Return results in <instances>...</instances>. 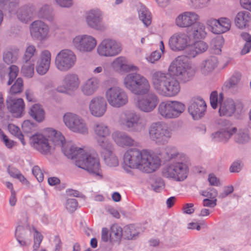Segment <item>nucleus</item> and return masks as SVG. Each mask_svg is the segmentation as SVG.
<instances>
[{"label":"nucleus","mask_w":251,"mask_h":251,"mask_svg":"<svg viewBox=\"0 0 251 251\" xmlns=\"http://www.w3.org/2000/svg\"><path fill=\"white\" fill-rule=\"evenodd\" d=\"M151 80L154 89L162 96L173 97L180 91V86L178 80L167 73L161 71L153 72Z\"/></svg>","instance_id":"obj_1"},{"label":"nucleus","mask_w":251,"mask_h":251,"mask_svg":"<svg viewBox=\"0 0 251 251\" xmlns=\"http://www.w3.org/2000/svg\"><path fill=\"white\" fill-rule=\"evenodd\" d=\"M79 168L87 171L98 179L103 178L99 158L89 147L79 148Z\"/></svg>","instance_id":"obj_2"},{"label":"nucleus","mask_w":251,"mask_h":251,"mask_svg":"<svg viewBox=\"0 0 251 251\" xmlns=\"http://www.w3.org/2000/svg\"><path fill=\"white\" fill-rule=\"evenodd\" d=\"M125 87L135 95H143L147 94L151 86L148 79L137 73H129L124 79Z\"/></svg>","instance_id":"obj_3"},{"label":"nucleus","mask_w":251,"mask_h":251,"mask_svg":"<svg viewBox=\"0 0 251 251\" xmlns=\"http://www.w3.org/2000/svg\"><path fill=\"white\" fill-rule=\"evenodd\" d=\"M122 127L129 131L140 132L147 126V121L133 110H126L121 113L118 121Z\"/></svg>","instance_id":"obj_4"},{"label":"nucleus","mask_w":251,"mask_h":251,"mask_svg":"<svg viewBox=\"0 0 251 251\" xmlns=\"http://www.w3.org/2000/svg\"><path fill=\"white\" fill-rule=\"evenodd\" d=\"M168 71L184 82L192 79L196 73L195 68L186 61L185 57L181 56L178 57L171 63Z\"/></svg>","instance_id":"obj_5"},{"label":"nucleus","mask_w":251,"mask_h":251,"mask_svg":"<svg viewBox=\"0 0 251 251\" xmlns=\"http://www.w3.org/2000/svg\"><path fill=\"white\" fill-rule=\"evenodd\" d=\"M224 95L221 93L218 97V92L213 91L210 96V102L213 109L217 107L218 103L220 104L219 112L221 116H231L235 111L234 101L232 99H228L223 101Z\"/></svg>","instance_id":"obj_6"},{"label":"nucleus","mask_w":251,"mask_h":251,"mask_svg":"<svg viewBox=\"0 0 251 251\" xmlns=\"http://www.w3.org/2000/svg\"><path fill=\"white\" fill-rule=\"evenodd\" d=\"M185 109V105L178 101L161 102L158 107V112L163 118L166 119L178 117Z\"/></svg>","instance_id":"obj_7"},{"label":"nucleus","mask_w":251,"mask_h":251,"mask_svg":"<svg viewBox=\"0 0 251 251\" xmlns=\"http://www.w3.org/2000/svg\"><path fill=\"white\" fill-rule=\"evenodd\" d=\"M55 145H61L63 154L68 158L75 161V164L78 167V148L72 141L65 143V137L61 133L56 132L53 139Z\"/></svg>","instance_id":"obj_8"},{"label":"nucleus","mask_w":251,"mask_h":251,"mask_svg":"<svg viewBox=\"0 0 251 251\" xmlns=\"http://www.w3.org/2000/svg\"><path fill=\"white\" fill-rule=\"evenodd\" d=\"M188 169L187 165L181 162L170 164L162 171V176L177 181H183L187 177Z\"/></svg>","instance_id":"obj_9"},{"label":"nucleus","mask_w":251,"mask_h":251,"mask_svg":"<svg viewBox=\"0 0 251 251\" xmlns=\"http://www.w3.org/2000/svg\"><path fill=\"white\" fill-rule=\"evenodd\" d=\"M76 61V55L72 50L64 49L57 54L55 59V65L59 71L66 72L74 67Z\"/></svg>","instance_id":"obj_10"},{"label":"nucleus","mask_w":251,"mask_h":251,"mask_svg":"<svg viewBox=\"0 0 251 251\" xmlns=\"http://www.w3.org/2000/svg\"><path fill=\"white\" fill-rule=\"evenodd\" d=\"M149 133L150 139L159 145L166 144L171 137V131L159 122L151 124Z\"/></svg>","instance_id":"obj_11"},{"label":"nucleus","mask_w":251,"mask_h":251,"mask_svg":"<svg viewBox=\"0 0 251 251\" xmlns=\"http://www.w3.org/2000/svg\"><path fill=\"white\" fill-rule=\"evenodd\" d=\"M105 97L108 103L113 107H122L128 101V96L125 90L117 86L108 89L105 92Z\"/></svg>","instance_id":"obj_12"},{"label":"nucleus","mask_w":251,"mask_h":251,"mask_svg":"<svg viewBox=\"0 0 251 251\" xmlns=\"http://www.w3.org/2000/svg\"><path fill=\"white\" fill-rule=\"evenodd\" d=\"M122 50L121 44L115 40L105 39L99 45L98 53L101 56L112 57L119 54Z\"/></svg>","instance_id":"obj_13"},{"label":"nucleus","mask_w":251,"mask_h":251,"mask_svg":"<svg viewBox=\"0 0 251 251\" xmlns=\"http://www.w3.org/2000/svg\"><path fill=\"white\" fill-rule=\"evenodd\" d=\"M144 95L137 98L135 102V106L142 112L145 113L152 112L159 102L158 98L153 92H148Z\"/></svg>","instance_id":"obj_14"},{"label":"nucleus","mask_w":251,"mask_h":251,"mask_svg":"<svg viewBox=\"0 0 251 251\" xmlns=\"http://www.w3.org/2000/svg\"><path fill=\"white\" fill-rule=\"evenodd\" d=\"M145 151V150L140 151L136 148L127 150L123 157L125 165L130 168L139 170Z\"/></svg>","instance_id":"obj_15"},{"label":"nucleus","mask_w":251,"mask_h":251,"mask_svg":"<svg viewBox=\"0 0 251 251\" xmlns=\"http://www.w3.org/2000/svg\"><path fill=\"white\" fill-rule=\"evenodd\" d=\"M139 170L147 173L155 172L160 166V160L156 155L146 150L141 161Z\"/></svg>","instance_id":"obj_16"},{"label":"nucleus","mask_w":251,"mask_h":251,"mask_svg":"<svg viewBox=\"0 0 251 251\" xmlns=\"http://www.w3.org/2000/svg\"><path fill=\"white\" fill-rule=\"evenodd\" d=\"M206 109V104L205 101L201 97H196L191 99L188 111L194 120H198L204 115Z\"/></svg>","instance_id":"obj_17"},{"label":"nucleus","mask_w":251,"mask_h":251,"mask_svg":"<svg viewBox=\"0 0 251 251\" xmlns=\"http://www.w3.org/2000/svg\"><path fill=\"white\" fill-rule=\"evenodd\" d=\"M189 37L183 32H177L173 34L169 40V46L173 51L184 50L188 45Z\"/></svg>","instance_id":"obj_18"},{"label":"nucleus","mask_w":251,"mask_h":251,"mask_svg":"<svg viewBox=\"0 0 251 251\" xmlns=\"http://www.w3.org/2000/svg\"><path fill=\"white\" fill-rule=\"evenodd\" d=\"M30 34L33 38L43 41L47 37L49 31L48 25L40 20L35 21L30 26Z\"/></svg>","instance_id":"obj_19"},{"label":"nucleus","mask_w":251,"mask_h":251,"mask_svg":"<svg viewBox=\"0 0 251 251\" xmlns=\"http://www.w3.org/2000/svg\"><path fill=\"white\" fill-rule=\"evenodd\" d=\"M103 14L99 9H91L86 13V21L91 27L102 30L105 28L102 23Z\"/></svg>","instance_id":"obj_20"},{"label":"nucleus","mask_w":251,"mask_h":251,"mask_svg":"<svg viewBox=\"0 0 251 251\" xmlns=\"http://www.w3.org/2000/svg\"><path fill=\"white\" fill-rule=\"evenodd\" d=\"M222 127L219 131L212 134L215 141L226 142L235 133L237 129L231 126L229 122L224 121L221 123Z\"/></svg>","instance_id":"obj_21"},{"label":"nucleus","mask_w":251,"mask_h":251,"mask_svg":"<svg viewBox=\"0 0 251 251\" xmlns=\"http://www.w3.org/2000/svg\"><path fill=\"white\" fill-rule=\"evenodd\" d=\"M199 18V15L194 12H184L176 17L175 24L180 28H188L193 25Z\"/></svg>","instance_id":"obj_22"},{"label":"nucleus","mask_w":251,"mask_h":251,"mask_svg":"<svg viewBox=\"0 0 251 251\" xmlns=\"http://www.w3.org/2000/svg\"><path fill=\"white\" fill-rule=\"evenodd\" d=\"M89 109L92 115L97 117L102 116L107 109V103L105 99L101 96L93 98L90 102Z\"/></svg>","instance_id":"obj_23"},{"label":"nucleus","mask_w":251,"mask_h":251,"mask_svg":"<svg viewBox=\"0 0 251 251\" xmlns=\"http://www.w3.org/2000/svg\"><path fill=\"white\" fill-rule=\"evenodd\" d=\"M6 107L8 111L14 117H21L25 109V103L22 98L16 99L13 96L7 98Z\"/></svg>","instance_id":"obj_24"},{"label":"nucleus","mask_w":251,"mask_h":251,"mask_svg":"<svg viewBox=\"0 0 251 251\" xmlns=\"http://www.w3.org/2000/svg\"><path fill=\"white\" fill-rule=\"evenodd\" d=\"M30 142L33 146L42 154L48 153L50 150L49 140L43 135L39 134L32 135Z\"/></svg>","instance_id":"obj_25"},{"label":"nucleus","mask_w":251,"mask_h":251,"mask_svg":"<svg viewBox=\"0 0 251 251\" xmlns=\"http://www.w3.org/2000/svg\"><path fill=\"white\" fill-rule=\"evenodd\" d=\"M213 25L211 31L216 34H220L228 31L231 27L230 20L225 17L220 18L218 20L211 19L208 21Z\"/></svg>","instance_id":"obj_26"},{"label":"nucleus","mask_w":251,"mask_h":251,"mask_svg":"<svg viewBox=\"0 0 251 251\" xmlns=\"http://www.w3.org/2000/svg\"><path fill=\"white\" fill-rule=\"evenodd\" d=\"M112 138L117 145L122 147L133 146L136 143L133 138L122 131H114L112 134Z\"/></svg>","instance_id":"obj_27"},{"label":"nucleus","mask_w":251,"mask_h":251,"mask_svg":"<svg viewBox=\"0 0 251 251\" xmlns=\"http://www.w3.org/2000/svg\"><path fill=\"white\" fill-rule=\"evenodd\" d=\"M51 54L48 50L42 52L40 59L37 62L36 72L40 75H44L49 69L50 63Z\"/></svg>","instance_id":"obj_28"},{"label":"nucleus","mask_w":251,"mask_h":251,"mask_svg":"<svg viewBox=\"0 0 251 251\" xmlns=\"http://www.w3.org/2000/svg\"><path fill=\"white\" fill-rule=\"evenodd\" d=\"M112 67L120 72H128L130 71H137L138 68L131 64H128L126 59L123 56L116 58L112 63Z\"/></svg>","instance_id":"obj_29"},{"label":"nucleus","mask_w":251,"mask_h":251,"mask_svg":"<svg viewBox=\"0 0 251 251\" xmlns=\"http://www.w3.org/2000/svg\"><path fill=\"white\" fill-rule=\"evenodd\" d=\"M218 60L217 57L211 56L203 60L200 65L201 73L204 75L208 74L217 67Z\"/></svg>","instance_id":"obj_30"},{"label":"nucleus","mask_w":251,"mask_h":251,"mask_svg":"<svg viewBox=\"0 0 251 251\" xmlns=\"http://www.w3.org/2000/svg\"><path fill=\"white\" fill-rule=\"evenodd\" d=\"M97 41L91 36L84 35L79 40V50L83 51H91L96 47Z\"/></svg>","instance_id":"obj_31"},{"label":"nucleus","mask_w":251,"mask_h":251,"mask_svg":"<svg viewBox=\"0 0 251 251\" xmlns=\"http://www.w3.org/2000/svg\"><path fill=\"white\" fill-rule=\"evenodd\" d=\"M63 121L71 130L78 132V118L76 114L70 112L65 113L63 116Z\"/></svg>","instance_id":"obj_32"},{"label":"nucleus","mask_w":251,"mask_h":251,"mask_svg":"<svg viewBox=\"0 0 251 251\" xmlns=\"http://www.w3.org/2000/svg\"><path fill=\"white\" fill-rule=\"evenodd\" d=\"M93 130L96 138H106L110 135L109 127L102 122L95 123L93 126Z\"/></svg>","instance_id":"obj_33"},{"label":"nucleus","mask_w":251,"mask_h":251,"mask_svg":"<svg viewBox=\"0 0 251 251\" xmlns=\"http://www.w3.org/2000/svg\"><path fill=\"white\" fill-rule=\"evenodd\" d=\"M251 20L250 14L247 11L238 12L234 19L235 25L239 28L243 29L248 25Z\"/></svg>","instance_id":"obj_34"},{"label":"nucleus","mask_w":251,"mask_h":251,"mask_svg":"<svg viewBox=\"0 0 251 251\" xmlns=\"http://www.w3.org/2000/svg\"><path fill=\"white\" fill-rule=\"evenodd\" d=\"M63 83L68 90L73 92L78 87V76L76 74H67L64 76Z\"/></svg>","instance_id":"obj_35"},{"label":"nucleus","mask_w":251,"mask_h":251,"mask_svg":"<svg viewBox=\"0 0 251 251\" xmlns=\"http://www.w3.org/2000/svg\"><path fill=\"white\" fill-rule=\"evenodd\" d=\"M19 6V0H0V8L11 14L16 13Z\"/></svg>","instance_id":"obj_36"},{"label":"nucleus","mask_w":251,"mask_h":251,"mask_svg":"<svg viewBox=\"0 0 251 251\" xmlns=\"http://www.w3.org/2000/svg\"><path fill=\"white\" fill-rule=\"evenodd\" d=\"M29 115L38 122H42L45 118V111L41 105L34 104L29 111Z\"/></svg>","instance_id":"obj_37"},{"label":"nucleus","mask_w":251,"mask_h":251,"mask_svg":"<svg viewBox=\"0 0 251 251\" xmlns=\"http://www.w3.org/2000/svg\"><path fill=\"white\" fill-rule=\"evenodd\" d=\"M98 84L99 81L96 78L88 80L81 88L82 93L85 95H92L98 89Z\"/></svg>","instance_id":"obj_38"},{"label":"nucleus","mask_w":251,"mask_h":251,"mask_svg":"<svg viewBox=\"0 0 251 251\" xmlns=\"http://www.w3.org/2000/svg\"><path fill=\"white\" fill-rule=\"evenodd\" d=\"M192 35L195 39H201L205 37L206 32L205 31V27L204 25L201 23H197L193 26Z\"/></svg>","instance_id":"obj_39"},{"label":"nucleus","mask_w":251,"mask_h":251,"mask_svg":"<svg viewBox=\"0 0 251 251\" xmlns=\"http://www.w3.org/2000/svg\"><path fill=\"white\" fill-rule=\"evenodd\" d=\"M138 15L139 19L146 26H148L151 22V14L149 10L145 6H141Z\"/></svg>","instance_id":"obj_40"},{"label":"nucleus","mask_w":251,"mask_h":251,"mask_svg":"<svg viewBox=\"0 0 251 251\" xmlns=\"http://www.w3.org/2000/svg\"><path fill=\"white\" fill-rule=\"evenodd\" d=\"M123 235L122 228L117 224L113 225L110 228L109 239L112 241H119Z\"/></svg>","instance_id":"obj_41"},{"label":"nucleus","mask_w":251,"mask_h":251,"mask_svg":"<svg viewBox=\"0 0 251 251\" xmlns=\"http://www.w3.org/2000/svg\"><path fill=\"white\" fill-rule=\"evenodd\" d=\"M113 151H111L101 154L106 164L110 167H116L119 164L118 159Z\"/></svg>","instance_id":"obj_42"},{"label":"nucleus","mask_w":251,"mask_h":251,"mask_svg":"<svg viewBox=\"0 0 251 251\" xmlns=\"http://www.w3.org/2000/svg\"><path fill=\"white\" fill-rule=\"evenodd\" d=\"M99 146L102 149L101 154L113 151L114 148L112 144L106 138H99L97 139Z\"/></svg>","instance_id":"obj_43"},{"label":"nucleus","mask_w":251,"mask_h":251,"mask_svg":"<svg viewBox=\"0 0 251 251\" xmlns=\"http://www.w3.org/2000/svg\"><path fill=\"white\" fill-rule=\"evenodd\" d=\"M24 88L23 80L21 77H18L15 81V83L11 86L10 89V93L11 95L21 93Z\"/></svg>","instance_id":"obj_44"},{"label":"nucleus","mask_w":251,"mask_h":251,"mask_svg":"<svg viewBox=\"0 0 251 251\" xmlns=\"http://www.w3.org/2000/svg\"><path fill=\"white\" fill-rule=\"evenodd\" d=\"M9 131L17 137L21 142L23 145L25 144V142L24 140V135L20 130V129L17 126H15L13 124H10L8 126Z\"/></svg>","instance_id":"obj_45"},{"label":"nucleus","mask_w":251,"mask_h":251,"mask_svg":"<svg viewBox=\"0 0 251 251\" xmlns=\"http://www.w3.org/2000/svg\"><path fill=\"white\" fill-rule=\"evenodd\" d=\"M21 72L25 76L31 77L34 74V64L28 62H25L22 67Z\"/></svg>","instance_id":"obj_46"},{"label":"nucleus","mask_w":251,"mask_h":251,"mask_svg":"<svg viewBox=\"0 0 251 251\" xmlns=\"http://www.w3.org/2000/svg\"><path fill=\"white\" fill-rule=\"evenodd\" d=\"M241 78V74L240 73H235L226 82V86L228 88H231L237 86L240 82Z\"/></svg>","instance_id":"obj_47"},{"label":"nucleus","mask_w":251,"mask_h":251,"mask_svg":"<svg viewBox=\"0 0 251 251\" xmlns=\"http://www.w3.org/2000/svg\"><path fill=\"white\" fill-rule=\"evenodd\" d=\"M250 137L247 130H240L235 137V140L239 144H244L249 140Z\"/></svg>","instance_id":"obj_48"},{"label":"nucleus","mask_w":251,"mask_h":251,"mask_svg":"<svg viewBox=\"0 0 251 251\" xmlns=\"http://www.w3.org/2000/svg\"><path fill=\"white\" fill-rule=\"evenodd\" d=\"M9 69V79L7 82V85H10L18 75L19 73V68L17 66L13 65L10 66Z\"/></svg>","instance_id":"obj_49"},{"label":"nucleus","mask_w":251,"mask_h":251,"mask_svg":"<svg viewBox=\"0 0 251 251\" xmlns=\"http://www.w3.org/2000/svg\"><path fill=\"white\" fill-rule=\"evenodd\" d=\"M36 125L30 120L25 121L22 125V128L24 132L26 133H31L35 130Z\"/></svg>","instance_id":"obj_50"},{"label":"nucleus","mask_w":251,"mask_h":251,"mask_svg":"<svg viewBox=\"0 0 251 251\" xmlns=\"http://www.w3.org/2000/svg\"><path fill=\"white\" fill-rule=\"evenodd\" d=\"M50 9L49 5L45 4L40 8L38 16L40 18L48 19L50 18Z\"/></svg>","instance_id":"obj_51"},{"label":"nucleus","mask_w":251,"mask_h":251,"mask_svg":"<svg viewBox=\"0 0 251 251\" xmlns=\"http://www.w3.org/2000/svg\"><path fill=\"white\" fill-rule=\"evenodd\" d=\"M35 51L36 49L33 45L28 46L25 50L23 57L24 61L28 62L31 57L34 55Z\"/></svg>","instance_id":"obj_52"},{"label":"nucleus","mask_w":251,"mask_h":251,"mask_svg":"<svg viewBox=\"0 0 251 251\" xmlns=\"http://www.w3.org/2000/svg\"><path fill=\"white\" fill-rule=\"evenodd\" d=\"M43 238V235L37 230H35L34 235V244L33 246V250L36 251L40 247V244Z\"/></svg>","instance_id":"obj_53"},{"label":"nucleus","mask_w":251,"mask_h":251,"mask_svg":"<svg viewBox=\"0 0 251 251\" xmlns=\"http://www.w3.org/2000/svg\"><path fill=\"white\" fill-rule=\"evenodd\" d=\"M78 205L77 201L75 199H68L66 203V208L70 212H74Z\"/></svg>","instance_id":"obj_54"},{"label":"nucleus","mask_w":251,"mask_h":251,"mask_svg":"<svg viewBox=\"0 0 251 251\" xmlns=\"http://www.w3.org/2000/svg\"><path fill=\"white\" fill-rule=\"evenodd\" d=\"M165 154L166 156V160H170L178 154V151L176 149L175 147H167L165 149Z\"/></svg>","instance_id":"obj_55"},{"label":"nucleus","mask_w":251,"mask_h":251,"mask_svg":"<svg viewBox=\"0 0 251 251\" xmlns=\"http://www.w3.org/2000/svg\"><path fill=\"white\" fill-rule=\"evenodd\" d=\"M27 6H24L18 15V18L23 22L26 23L30 18V16L27 11Z\"/></svg>","instance_id":"obj_56"},{"label":"nucleus","mask_w":251,"mask_h":251,"mask_svg":"<svg viewBox=\"0 0 251 251\" xmlns=\"http://www.w3.org/2000/svg\"><path fill=\"white\" fill-rule=\"evenodd\" d=\"M201 194L202 196L208 198L214 199L217 196L218 192L215 188H210L206 190L202 191Z\"/></svg>","instance_id":"obj_57"},{"label":"nucleus","mask_w":251,"mask_h":251,"mask_svg":"<svg viewBox=\"0 0 251 251\" xmlns=\"http://www.w3.org/2000/svg\"><path fill=\"white\" fill-rule=\"evenodd\" d=\"M3 60L6 64H10L16 60V57L13 54L11 51H6L3 53Z\"/></svg>","instance_id":"obj_58"},{"label":"nucleus","mask_w":251,"mask_h":251,"mask_svg":"<svg viewBox=\"0 0 251 251\" xmlns=\"http://www.w3.org/2000/svg\"><path fill=\"white\" fill-rule=\"evenodd\" d=\"M32 172L38 182H41L43 181L44 174L38 166H34L32 168Z\"/></svg>","instance_id":"obj_59"},{"label":"nucleus","mask_w":251,"mask_h":251,"mask_svg":"<svg viewBox=\"0 0 251 251\" xmlns=\"http://www.w3.org/2000/svg\"><path fill=\"white\" fill-rule=\"evenodd\" d=\"M0 135L1 140L4 143L6 147L9 149H11L14 145V141L10 140L0 128Z\"/></svg>","instance_id":"obj_60"},{"label":"nucleus","mask_w":251,"mask_h":251,"mask_svg":"<svg viewBox=\"0 0 251 251\" xmlns=\"http://www.w3.org/2000/svg\"><path fill=\"white\" fill-rule=\"evenodd\" d=\"M194 45L198 54L205 51L208 48L206 43L202 41L196 42Z\"/></svg>","instance_id":"obj_61"},{"label":"nucleus","mask_w":251,"mask_h":251,"mask_svg":"<svg viewBox=\"0 0 251 251\" xmlns=\"http://www.w3.org/2000/svg\"><path fill=\"white\" fill-rule=\"evenodd\" d=\"M26 233L25 228L23 226H18L15 230V237L16 239L24 238Z\"/></svg>","instance_id":"obj_62"},{"label":"nucleus","mask_w":251,"mask_h":251,"mask_svg":"<svg viewBox=\"0 0 251 251\" xmlns=\"http://www.w3.org/2000/svg\"><path fill=\"white\" fill-rule=\"evenodd\" d=\"M186 52L188 58H194L198 54L194 45L187 47Z\"/></svg>","instance_id":"obj_63"},{"label":"nucleus","mask_w":251,"mask_h":251,"mask_svg":"<svg viewBox=\"0 0 251 251\" xmlns=\"http://www.w3.org/2000/svg\"><path fill=\"white\" fill-rule=\"evenodd\" d=\"M161 57V53L158 51H155L152 52L151 55L147 58L149 62L153 63L155 61L158 60Z\"/></svg>","instance_id":"obj_64"}]
</instances>
